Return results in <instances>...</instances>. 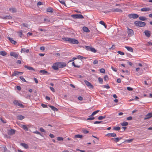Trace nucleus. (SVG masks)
Here are the masks:
<instances>
[{
    "instance_id": "nucleus-37",
    "label": "nucleus",
    "mask_w": 152,
    "mask_h": 152,
    "mask_svg": "<svg viewBox=\"0 0 152 152\" xmlns=\"http://www.w3.org/2000/svg\"><path fill=\"white\" fill-rule=\"evenodd\" d=\"M82 137L83 136L80 134H77L75 136V138H82Z\"/></svg>"
},
{
    "instance_id": "nucleus-26",
    "label": "nucleus",
    "mask_w": 152,
    "mask_h": 152,
    "mask_svg": "<svg viewBox=\"0 0 152 152\" xmlns=\"http://www.w3.org/2000/svg\"><path fill=\"white\" fill-rule=\"evenodd\" d=\"M139 19L141 20L144 21L147 20V18L145 16H140Z\"/></svg>"
},
{
    "instance_id": "nucleus-5",
    "label": "nucleus",
    "mask_w": 152,
    "mask_h": 152,
    "mask_svg": "<svg viewBox=\"0 0 152 152\" xmlns=\"http://www.w3.org/2000/svg\"><path fill=\"white\" fill-rule=\"evenodd\" d=\"M15 130L14 129H9L7 131V134L9 135H12L15 133Z\"/></svg>"
},
{
    "instance_id": "nucleus-21",
    "label": "nucleus",
    "mask_w": 152,
    "mask_h": 152,
    "mask_svg": "<svg viewBox=\"0 0 152 152\" xmlns=\"http://www.w3.org/2000/svg\"><path fill=\"white\" fill-rule=\"evenodd\" d=\"M121 139V138H119L118 137H116V138H112L111 140H114V141L116 142H118Z\"/></svg>"
},
{
    "instance_id": "nucleus-7",
    "label": "nucleus",
    "mask_w": 152,
    "mask_h": 152,
    "mask_svg": "<svg viewBox=\"0 0 152 152\" xmlns=\"http://www.w3.org/2000/svg\"><path fill=\"white\" fill-rule=\"evenodd\" d=\"M84 82L90 88L92 89L94 88V86L86 80L84 81Z\"/></svg>"
},
{
    "instance_id": "nucleus-57",
    "label": "nucleus",
    "mask_w": 152,
    "mask_h": 152,
    "mask_svg": "<svg viewBox=\"0 0 152 152\" xmlns=\"http://www.w3.org/2000/svg\"><path fill=\"white\" fill-rule=\"evenodd\" d=\"M33 132L35 134H39V135H40L41 134V133L40 132H39L38 131H36L35 132Z\"/></svg>"
},
{
    "instance_id": "nucleus-56",
    "label": "nucleus",
    "mask_w": 152,
    "mask_h": 152,
    "mask_svg": "<svg viewBox=\"0 0 152 152\" xmlns=\"http://www.w3.org/2000/svg\"><path fill=\"white\" fill-rule=\"evenodd\" d=\"M44 21L47 23L48 22H49L50 21V20L48 18H45L44 19Z\"/></svg>"
},
{
    "instance_id": "nucleus-4",
    "label": "nucleus",
    "mask_w": 152,
    "mask_h": 152,
    "mask_svg": "<svg viewBox=\"0 0 152 152\" xmlns=\"http://www.w3.org/2000/svg\"><path fill=\"white\" fill-rule=\"evenodd\" d=\"M130 18L136 19L139 17V15L136 14H130L128 15Z\"/></svg>"
},
{
    "instance_id": "nucleus-53",
    "label": "nucleus",
    "mask_w": 152,
    "mask_h": 152,
    "mask_svg": "<svg viewBox=\"0 0 152 152\" xmlns=\"http://www.w3.org/2000/svg\"><path fill=\"white\" fill-rule=\"evenodd\" d=\"M39 130L42 132H45V130L42 127H41L39 129Z\"/></svg>"
},
{
    "instance_id": "nucleus-42",
    "label": "nucleus",
    "mask_w": 152,
    "mask_h": 152,
    "mask_svg": "<svg viewBox=\"0 0 152 152\" xmlns=\"http://www.w3.org/2000/svg\"><path fill=\"white\" fill-rule=\"evenodd\" d=\"M100 72L101 73H104L105 72V70L104 69L102 68L100 70Z\"/></svg>"
},
{
    "instance_id": "nucleus-10",
    "label": "nucleus",
    "mask_w": 152,
    "mask_h": 152,
    "mask_svg": "<svg viewBox=\"0 0 152 152\" xmlns=\"http://www.w3.org/2000/svg\"><path fill=\"white\" fill-rule=\"evenodd\" d=\"M152 117V113H150L147 114L145 116L144 118L145 120H146L149 119L150 118Z\"/></svg>"
},
{
    "instance_id": "nucleus-45",
    "label": "nucleus",
    "mask_w": 152,
    "mask_h": 152,
    "mask_svg": "<svg viewBox=\"0 0 152 152\" xmlns=\"http://www.w3.org/2000/svg\"><path fill=\"white\" fill-rule=\"evenodd\" d=\"M59 1L60 2V3H61V4L66 6V4L65 3V2L64 0L60 1V0H59Z\"/></svg>"
},
{
    "instance_id": "nucleus-19",
    "label": "nucleus",
    "mask_w": 152,
    "mask_h": 152,
    "mask_svg": "<svg viewBox=\"0 0 152 152\" xmlns=\"http://www.w3.org/2000/svg\"><path fill=\"white\" fill-rule=\"evenodd\" d=\"M20 145L26 149H28V145L24 143H21L20 144Z\"/></svg>"
},
{
    "instance_id": "nucleus-63",
    "label": "nucleus",
    "mask_w": 152,
    "mask_h": 152,
    "mask_svg": "<svg viewBox=\"0 0 152 152\" xmlns=\"http://www.w3.org/2000/svg\"><path fill=\"white\" fill-rule=\"evenodd\" d=\"M17 89L18 90H20L21 89V87L19 86H17L16 87Z\"/></svg>"
},
{
    "instance_id": "nucleus-12",
    "label": "nucleus",
    "mask_w": 152,
    "mask_h": 152,
    "mask_svg": "<svg viewBox=\"0 0 152 152\" xmlns=\"http://www.w3.org/2000/svg\"><path fill=\"white\" fill-rule=\"evenodd\" d=\"M10 55L11 56H13L16 58H17L18 56V54L14 52H11Z\"/></svg>"
},
{
    "instance_id": "nucleus-51",
    "label": "nucleus",
    "mask_w": 152,
    "mask_h": 152,
    "mask_svg": "<svg viewBox=\"0 0 152 152\" xmlns=\"http://www.w3.org/2000/svg\"><path fill=\"white\" fill-rule=\"evenodd\" d=\"M18 33L20 36L21 37L22 36V30L18 32Z\"/></svg>"
},
{
    "instance_id": "nucleus-31",
    "label": "nucleus",
    "mask_w": 152,
    "mask_h": 152,
    "mask_svg": "<svg viewBox=\"0 0 152 152\" xmlns=\"http://www.w3.org/2000/svg\"><path fill=\"white\" fill-rule=\"evenodd\" d=\"M128 122L125 121H124L123 123H121V125L123 126H126L128 125Z\"/></svg>"
},
{
    "instance_id": "nucleus-32",
    "label": "nucleus",
    "mask_w": 152,
    "mask_h": 152,
    "mask_svg": "<svg viewBox=\"0 0 152 152\" xmlns=\"http://www.w3.org/2000/svg\"><path fill=\"white\" fill-rule=\"evenodd\" d=\"M98 81L99 83L101 84L103 83V79L100 77H99L98 78Z\"/></svg>"
},
{
    "instance_id": "nucleus-52",
    "label": "nucleus",
    "mask_w": 152,
    "mask_h": 152,
    "mask_svg": "<svg viewBox=\"0 0 152 152\" xmlns=\"http://www.w3.org/2000/svg\"><path fill=\"white\" fill-rule=\"evenodd\" d=\"M20 79L23 82H26V80L22 76H20Z\"/></svg>"
},
{
    "instance_id": "nucleus-46",
    "label": "nucleus",
    "mask_w": 152,
    "mask_h": 152,
    "mask_svg": "<svg viewBox=\"0 0 152 152\" xmlns=\"http://www.w3.org/2000/svg\"><path fill=\"white\" fill-rule=\"evenodd\" d=\"M57 140L58 141H61L63 140V138L62 137H58L57 138Z\"/></svg>"
},
{
    "instance_id": "nucleus-34",
    "label": "nucleus",
    "mask_w": 152,
    "mask_h": 152,
    "mask_svg": "<svg viewBox=\"0 0 152 152\" xmlns=\"http://www.w3.org/2000/svg\"><path fill=\"white\" fill-rule=\"evenodd\" d=\"M62 40L64 41H68L69 42L70 38H68V37H66V38L64 37V38H62Z\"/></svg>"
},
{
    "instance_id": "nucleus-35",
    "label": "nucleus",
    "mask_w": 152,
    "mask_h": 152,
    "mask_svg": "<svg viewBox=\"0 0 152 152\" xmlns=\"http://www.w3.org/2000/svg\"><path fill=\"white\" fill-rule=\"evenodd\" d=\"M133 140V139H132L129 140H125V142L127 143H130L132 142Z\"/></svg>"
},
{
    "instance_id": "nucleus-24",
    "label": "nucleus",
    "mask_w": 152,
    "mask_h": 152,
    "mask_svg": "<svg viewBox=\"0 0 152 152\" xmlns=\"http://www.w3.org/2000/svg\"><path fill=\"white\" fill-rule=\"evenodd\" d=\"M51 109L54 111H57L58 110V109L53 106L50 105L49 106Z\"/></svg>"
},
{
    "instance_id": "nucleus-33",
    "label": "nucleus",
    "mask_w": 152,
    "mask_h": 152,
    "mask_svg": "<svg viewBox=\"0 0 152 152\" xmlns=\"http://www.w3.org/2000/svg\"><path fill=\"white\" fill-rule=\"evenodd\" d=\"M105 117H106L105 115H104V116H99L98 117V119L99 120H101L105 118Z\"/></svg>"
},
{
    "instance_id": "nucleus-41",
    "label": "nucleus",
    "mask_w": 152,
    "mask_h": 152,
    "mask_svg": "<svg viewBox=\"0 0 152 152\" xmlns=\"http://www.w3.org/2000/svg\"><path fill=\"white\" fill-rule=\"evenodd\" d=\"M90 51L94 53H95L96 52V50L95 49L92 47H91Z\"/></svg>"
},
{
    "instance_id": "nucleus-39",
    "label": "nucleus",
    "mask_w": 152,
    "mask_h": 152,
    "mask_svg": "<svg viewBox=\"0 0 152 152\" xmlns=\"http://www.w3.org/2000/svg\"><path fill=\"white\" fill-rule=\"evenodd\" d=\"M99 111V110H96L93 112L91 115V116H93L96 114L97 113H98Z\"/></svg>"
},
{
    "instance_id": "nucleus-64",
    "label": "nucleus",
    "mask_w": 152,
    "mask_h": 152,
    "mask_svg": "<svg viewBox=\"0 0 152 152\" xmlns=\"http://www.w3.org/2000/svg\"><path fill=\"white\" fill-rule=\"evenodd\" d=\"M49 136L51 138H54V136L53 135V134H49Z\"/></svg>"
},
{
    "instance_id": "nucleus-50",
    "label": "nucleus",
    "mask_w": 152,
    "mask_h": 152,
    "mask_svg": "<svg viewBox=\"0 0 152 152\" xmlns=\"http://www.w3.org/2000/svg\"><path fill=\"white\" fill-rule=\"evenodd\" d=\"M98 61L96 59V60H95L93 62V64H98Z\"/></svg>"
},
{
    "instance_id": "nucleus-61",
    "label": "nucleus",
    "mask_w": 152,
    "mask_h": 152,
    "mask_svg": "<svg viewBox=\"0 0 152 152\" xmlns=\"http://www.w3.org/2000/svg\"><path fill=\"white\" fill-rule=\"evenodd\" d=\"M83 132L84 134H87L89 132L87 130H85L83 131Z\"/></svg>"
},
{
    "instance_id": "nucleus-40",
    "label": "nucleus",
    "mask_w": 152,
    "mask_h": 152,
    "mask_svg": "<svg viewBox=\"0 0 152 152\" xmlns=\"http://www.w3.org/2000/svg\"><path fill=\"white\" fill-rule=\"evenodd\" d=\"M19 75V72H18L17 71H15L13 73V74L12 75L14 76H17Z\"/></svg>"
},
{
    "instance_id": "nucleus-48",
    "label": "nucleus",
    "mask_w": 152,
    "mask_h": 152,
    "mask_svg": "<svg viewBox=\"0 0 152 152\" xmlns=\"http://www.w3.org/2000/svg\"><path fill=\"white\" fill-rule=\"evenodd\" d=\"M85 47H86V50H89V51L90 50H91V47H90V46H85Z\"/></svg>"
},
{
    "instance_id": "nucleus-18",
    "label": "nucleus",
    "mask_w": 152,
    "mask_h": 152,
    "mask_svg": "<svg viewBox=\"0 0 152 152\" xmlns=\"http://www.w3.org/2000/svg\"><path fill=\"white\" fill-rule=\"evenodd\" d=\"M125 48H126L128 51L131 52H133V49L132 48L130 47L126 46H125Z\"/></svg>"
},
{
    "instance_id": "nucleus-25",
    "label": "nucleus",
    "mask_w": 152,
    "mask_h": 152,
    "mask_svg": "<svg viewBox=\"0 0 152 152\" xmlns=\"http://www.w3.org/2000/svg\"><path fill=\"white\" fill-rule=\"evenodd\" d=\"M83 30L84 31L86 32H90V30H89L88 28L86 27H83Z\"/></svg>"
},
{
    "instance_id": "nucleus-27",
    "label": "nucleus",
    "mask_w": 152,
    "mask_h": 152,
    "mask_svg": "<svg viewBox=\"0 0 152 152\" xmlns=\"http://www.w3.org/2000/svg\"><path fill=\"white\" fill-rule=\"evenodd\" d=\"M21 127L25 131H28V129L27 126L25 125H23Z\"/></svg>"
},
{
    "instance_id": "nucleus-14",
    "label": "nucleus",
    "mask_w": 152,
    "mask_h": 152,
    "mask_svg": "<svg viewBox=\"0 0 152 152\" xmlns=\"http://www.w3.org/2000/svg\"><path fill=\"white\" fill-rule=\"evenodd\" d=\"M7 39H9L10 42L13 44L15 45L16 43V42L12 38L10 37H7Z\"/></svg>"
},
{
    "instance_id": "nucleus-43",
    "label": "nucleus",
    "mask_w": 152,
    "mask_h": 152,
    "mask_svg": "<svg viewBox=\"0 0 152 152\" xmlns=\"http://www.w3.org/2000/svg\"><path fill=\"white\" fill-rule=\"evenodd\" d=\"M77 58L79 59H82L83 58H84L83 56H81L80 55H79L77 56Z\"/></svg>"
},
{
    "instance_id": "nucleus-47",
    "label": "nucleus",
    "mask_w": 152,
    "mask_h": 152,
    "mask_svg": "<svg viewBox=\"0 0 152 152\" xmlns=\"http://www.w3.org/2000/svg\"><path fill=\"white\" fill-rule=\"evenodd\" d=\"M104 80H105V81L107 80H108V76L107 75H105L104 76Z\"/></svg>"
},
{
    "instance_id": "nucleus-16",
    "label": "nucleus",
    "mask_w": 152,
    "mask_h": 152,
    "mask_svg": "<svg viewBox=\"0 0 152 152\" xmlns=\"http://www.w3.org/2000/svg\"><path fill=\"white\" fill-rule=\"evenodd\" d=\"M24 67L27 68V69H28V70H30V71H35V69H34L32 67L28 66L27 65H25Z\"/></svg>"
},
{
    "instance_id": "nucleus-60",
    "label": "nucleus",
    "mask_w": 152,
    "mask_h": 152,
    "mask_svg": "<svg viewBox=\"0 0 152 152\" xmlns=\"http://www.w3.org/2000/svg\"><path fill=\"white\" fill-rule=\"evenodd\" d=\"M0 120L1 121L4 123H6V121L3 120L2 118H1Z\"/></svg>"
},
{
    "instance_id": "nucleus-3",
    "label": "nucleus",
    "mask_w": 152,
    "mask_h": 152,
    "mask_svg": "<svg viewBox=\"0 0 152 152\" xmlns=\"http://www.w3.org/2000/svg\"><path fill=\"white\" fill-rule=\"evenodd\" d=\"M69 43L73 44H78L79 42L78 41L74 38H70Z\"/></svg>"
},
{
    "instance_id": "nucleus-38",
    "label": "nucleus",
    "mask_w": 152,
    "mask_h": 152,
    "mask_svg": "<svg viewBox=\"0 0 152 152\" xmlns=\"http://www.w3.org/2000/svg\"><path fill=\"white\" fill-rule=\"evenodd\" d=\"M39 72L44 74L47 73L48 72L45 70H41L39 71Z\"/></svg>"
},
{
    "instance_id": "nucleus-1",
    "label": "nucleus",
    "mask_w": 152,
    "mask_h": 152,
    "mask_svg": "<svg viewBox=\"0 0 152 152\" xmlns=\"http://www.w3.org/2000/svg\"><path fill=\"white\" fill-rule=\"evenodd\" d=\"M134 24L137 26L143 27L146 25V23L144 22H142L139 21H137L134 22Z\"/></svg>"
},
{
    "instance_id": "nucleus-49",
    "label": "nucleus",
    "mask_w": 152,
    "mask_h": 152,
    "mask_svg": "<svg viewBox=\"0 0 152 152\" xmlns=\"http://www.w3.org/2000/svg\"><path fill=\"white\" fill-rule=\"evenodd\" d=\"M117 53L118 54H120V55H124V52H121V51H118Z\"/></svg>"
},
{
    "instance_id": "nucleus-55",
    "label": "nucleus",
    "mask_w": 152,
    "mask_h": 152,
    "mask_svg": "<svg viewBox=\"0 0 152 152\" xmlns=\"http://www.w3.org/2000/svg\"><path fill=\"white\" fill-rule=\"evenodd\" d=\"M126 119L128 121L132 120V116H129L126 118Z\"/></svg>"
},
{
    "instance_id": "nucleus-2",
    "label": "nucleus",
    "mask_w": 152,
    "mask_h": 152,
    "mask_svg": "<svg viewBox=\"0 0 152 152\" xmlns=\"http://www.w3.org/2000/svg\"><path fill=\"white\" fill-rule=\"evenodd\" d=\"M72 17L75 19H83L84 17L83 15L80 14H75L72 15Z\"/></svg>"
},
{
    "instance_id": "nucleus-28",
    "label": "nucleus",
    "mask_w": 152,
    "mask_h": 152,
    "mask_svg": "<svg viewBox=\"0 0 152 152\" xmlns=\"http://www.w3.org/2000/svg\"><path fill=\"white\" fill-rule=\"evenodd\" d=\"M7 54V53L4 51H0V55L5 56Z\"/></svg>"
},
{
    "instance_id": "nucleus-62",
    "label": "nucleus",
    "mask_w": 152,
    "mask_h": 152,
    "mask_svg": "<svg viewBox=\"0 0 152 152\" xmlns=\"http://www.w3.org/2000/svg\"><path fill=\"white\" fill-rule=\"evenodd\" d=\"M102 122L101 121H95L94 123V124H100Z\"/></svg>"
},
{
    "instance_id": "nucleus-58",
    "label": "nucleus",
    "mask_w": 152,
    "mask_h": 152,
    "mask_svg": "<svg viewBox=\"0 0 152 152\" xmlns=\"http://www.w3.org/2000/svg\"><path fill=\"white\" fill-rule=\"evenodd\" d=\"M72 65L74 66L75 67H77V68H79L80 67V66H76L75 64V63L74 62H73L72 63Z\"/></svg>"
},
{
    "instance_id": "nucleus-36",
    "label": "nucleus",
    "mask_w": 152,
    "mask_h": 152,
    "mask_svg": "<svg viewBox=\"0 0 152 152\" xmlns=\"http://www.w3.org/2000/svg\"><path fill=\"white\" fill-rule=\"evenodd\" d=\"M113 129L116 131H119L120 129V127L119 126H114L113 128Z\"/></svg>"
},
{
    "instance_id": "nucleus-13",
    "label": "nucleus",
    "mask_w": 152,
    "mask_h": 152,
    "mask_svg": "<svg viewBox=\"0 0 152 152\" xmlns=\"http://www.w3.org/2000/svg\"><path fill=\"white\" fill-rule=\"evenodd\" d=\"M57 62L54 63L52 66L53 68L55 70H57L58 69V65Z\"/></svg>"
},
{
    "instance_id": "nucleus-9",
    "label": "nucleus",
    "mask_w": 152,
    "mask_h": 152,
    "mask_svg": "<svg viewBox=\"0 0 152 152\" xmlns=\"http://www.w3.org/2000/svg\"><path fill=\"white\" fill-rule=\"evenodd\" d=\"M127 33L128 35L130 36L133 35L134 34L133 30L129 28H128Z\"/></svg>"
},
{
    "instance_id": "nucleus-44",
    "label": "nucleus",
    "mask_w": 152,
    "mask_h": 152,
    "mask_svg": "<svg viewBox=\"0 0 152 152\" xmlns=\"http://www.w3.org/2000/svg\"><path fill=\"white\" fill-rule=\"evenodd\" d=\"M99 23L100 24L104 26H105V27H106V25L105 24L104 22L103 21H101L99 22Z\"/></svg>"
},
{
    "instance_id": "nucleus-17",
    "label": "nucleus",
    "mask_w": 152,
    "mask_h": 152,
    "mask_svg": "<svg viewBox=\"0 0 152 152\" xmlns=\"http://www.w3.org/2000/svg\"><path fill=\"white\" fill-rule=\"evenodd\" d=\"M106 135L108 137H115L116 136V134L114 133H109L107 134Z\"/></svg>"
},
{
    "instance_id": "nucleus-20",
    "label": "nucleus",
    "mask_w": 152,
    "mask_h": 152,
    "mask_svg": "<svg viewBox=\"0 0 152 152\" xmlns=\"http://www.w3.org/2000/svg\"><path fill=\"white\" fill-rule=\"evenodd\" d=\"M2 18L4 19H11L12 18V17L10 15H7L3 17Z\"/></svg>"
},
{
    "instance_id": "nucleus-11",
    "label": "nucleus",
    "mask_w": 152,
    "mask_h": 152,
    "mask_svg": "<svg viewBox=\"0 0 152 152\" xmlns=\"http://www.w3.org/2000/svg\"><path fill=\"white\" fill-rule=\"evenodd\" d=\"M145 35L148 37H149L151 36V32L148 30H145L144 31Z\"/></svg>"
},
{
    "instance_id": "nucleus-23",
    "label": "nucleus",
    "mask_w": 152,
    "mask_h": 152,
    "mask_svg": "<svg viewBox=\"0 0 152 152\" xmlns=\"http://www.w3.org/2000/svg\"><path fill=\"white\" fill-rule=\"evenodd\" d=\"M24 117L22 115H19L17 116V119L19 120H21L24 118Z\"/></svg>"
},
{
    "instance_id": "nucleus-54",
    "label": "nucleus",
    "mask_w": 152,
    "mask_h": 152,
    "mask_svg": "<svg viewBox=\"0 0 152 152\" xmlns=\"http://www.w3.org/2000/svg\"><path fill=\"white\" fill-rule=\"evenodd\" d=\"M104 87L107 89H108L110 88V86H109L108 84H107V85H104Z\"/></svg>"
},
{
    "instance_id": "nucleus-22",
    "label": "nucleus",
    "mask_w": 152,
    "mask_h": 152,
    "mask_svg": "<svg viewBox=\"0 0 152 152\" xmlns=\"http://www.w3.org/2000/svg\"><path fill=\"white\" fill-rule=\"evenodd\" d=\"M111 11L113 12H122V10L120 9H118V8L115 9L114 10H112Z\"/></svg>"
},
{
    "instance_id": "nucleus-30",
    "label": "nucleus",
    "mask_w": 152,
    "mask_h": 152,
    "mask_svg": "<svg viewBox=\"0 0 152 152\" xmlns=\"http://www.w3.org/2000/svg\"><path fill=\"white\" fill-rule=\"evenodd\" d=\"M47 11L48 12L52 13L53 12V9L52 8H48L47 9Z\"/></svg>"
},
{
    "instance_id": "nucleus-8",
    "label": "nucleus",
    "mask_w": 152,
    "mask_h": 152,
    "mask_svg": "<svg viewBox=\"0 0 152 152\" xmlns=\"http://www.w3.org/2000/svg\"><path fill=\"white\" fill-rule=\"evenodd\" d=\"M13 103L16 105H18L19 107H23V105L21 103L19 102L17 100H15L14 101Z\"/></svg>"
},
{
    "instance_id": "nucleus-59",
    "label": "nucleus",
    "mask_w": 152,
    "mask_h": 152,
    "mask_svg": "<svg viewBox=\"0 0 152 152\" xmlns=\"http://www.w3.org/2000/svg\"><path fill=\"white\" fill-rule=\"evenodd\" d=\"M127 89L129 91H131L133 90V88H132L129 87H127Z\"/></svg>"
},
{
    "instance_id": "nucleus-29",
    "label": "nucleus",
    "mask_w": 152,
    "mask_h": 152,
    "mask_svg": "<svg viewBox=\"0 0 152 152\" xmlns=\"http://www.w3.org/2000/svg\"><path fill=\"white\" fill-rule=\"evenodd\" d=\"M9 10L12 13L15 12H16V9L15 8H12L9 9Z\"/></svg>"
},
{
    "instance_id": "nucleus-15",
    "label": "nucleus",
    "mask_w": 152,
    "mask_h": 152,
    "mask_svg": "<svg viewBox=\"0 0 152 152\" xmlns=\"http://www.w3.org/2000/svg\"><path fill=\"white\" fill-rule=\"evenodd\" d=\"M151 10L149 8L144 7L141 9V10L142 12H148Z\"/></svg>"
},
{
    "instance_id": "nucleus-6",
    "label": "nucleus",
    "mask_w": 152,
    "mask_h": 152,
    "mask_svg": "<svg viewBox=\"0 0 152 152\" xmlns=\"http://www.w3.org/2000/svg\"><path fill=\"white\" fill-rule=\"evenodd\" d=\"M58 68H62L66 66V63L64 62H57Z\"/></svg>"
}]
</instances>
